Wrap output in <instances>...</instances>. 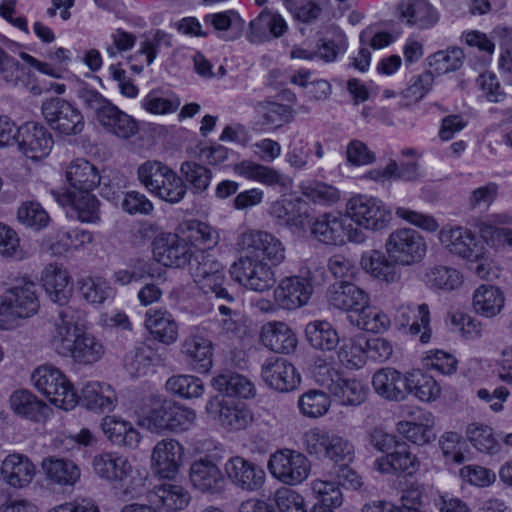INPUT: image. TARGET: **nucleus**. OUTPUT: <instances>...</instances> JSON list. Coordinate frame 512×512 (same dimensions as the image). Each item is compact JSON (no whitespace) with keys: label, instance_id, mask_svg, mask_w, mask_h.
<instances>
[{"label":"nucleus","instance_id":"obj_64","mask_svg":"<svg viewBox=\"0 0 512 512\" xmlns=\"http://www.w3.org/2000/svg\"><path fill=\"white\" fill-rule=\"evenodd\" d=\"M19 221L27 227L40 230L47 226L50 217L45 209L37 202H25L18 209Z\"/></svg>","mask_w":512,"mask_h":512},{"label":"nucleus","instance_id":"obj_61","mask_svg":"<svg viewBox=\"0 0 512 512\" xmlns=\"http://www.w3.org/2000/svg\"><path fill=\"white\" fill-rule=\"evenodd\" d=\"M466 434L471 444L480 452L496 453L499 449L492 429L487 425L472 423L467 427Z\"/></svg>","mask_w":512,"mask_h":512},{"label":"nucleus","instance_id":"obj_6","mask_svg":"<svg viewBox=\"0 0 512 512\" xmlns=\"http://www.w3.org/2000/svg\"><path fill=\"white\" fill-rule=\"evenodd\" d=\"M314 378L343 406H358L367 398L368 387L363 382L356 378H345L331 364L317 365Z\"/></svg>","mask_w":512,"mask_h":512},{"label":"nucleus","instance_id":"obj_55","mask_svg":"<svg viewBox=\"0 0 512 512\" xmlns=\"http://www.w3.org/2000/svg\"><path fill=\"white\" fill-rule=\"evenodd\" d=\"M464 62V53L458 47L440 50L428 57V64L438 75L458 70Z\"/></svg>","mask_w":512,"mask_h":512},{"label":"nucleus","instance_id":"obj_11","mask_svg":"<svg viewBox=\"0 0 512 512\" xmlns=\"http://www.w3.org/2000/svg\"><path fill=\"white\" fill-rule=\"evenodd\" d=\"M41 110L51 128L61 134L76 135L84 129L85 121L81 111L63 98L45 100Z\"/></svg>","mask_w":512,"mask_h":512},{"label":"nucleus","instance_id":"obj_59","mask_svg":"<svg viewBox=\"0 0 512 512\" xmlns=\"http://www.w3.org/2000/svg\"><path fill=\"white\" fill-rule=\"evenodd\" d=\"M330 405L329 396L320 390H309L302 394L298 400L300 412L309 418L323 416L329 410Z\"/></svg>","mask_w":512,"mask_h":512},{"label":"nucleus","instance_id":"obj_47","mask_svg":"<svg viewBox=\"0 0 512 512\" xmlns=\"http://www.w3.org/2000/svg\"><path fill=\"white\" fill-rule=\"evenodd\" d=\"M212 386L227 396H236L244 399L254 397L255 386L245 376L226 372L212 379Z\"/></svg>","mask_w":512,"mask_h":512},{"label":"nucleus","instance_id":"obj_28","mask_svg":"<svg viewBox=\"0 0 512 512\" xmlns=\"http://www.w3.org/2000/svg\"><path fill=\"white\" fill-rule=\"evenodd\" d=\"M56 199L63 207H69L70 215L79 221L92 224L100 221L99 201L90 192H66Z\"/></svg>","mask_w":512,"mask_h":512},{"label":"nucleus","instance_id":"obj_56","mask_svg":"<svg viewBox=\"0 0 512 512\" xmlns=\"http://www.w3.org/2000/svg\"><path fill=\"white\" fill-rule=\"evenodd\" d=\"M301 193L308 200L323 206H332L341 199L336 187L321 181H313L300 186Z\"/></svg>","mask_w":512,"mask_h":512},{"label":"nucleus","instance_id":"obj_38","mask_svg":"<svg viewBox=\"0 0 512 512\" xmlns=\"http://www.w3.org/2000/svg\"><path fill=\"white\" fill-rule=\"evenodd\" d=\"M148 497L152 504L167 511L181 510L190 501L189 493L184 487L169 482L156 485Z\"/></svg>","mask_w":512,"mask_h":512},{"label":"nucleus","instance_id":"obj_3","mask_svg":"<svg viewBox=\"0 0 512 512\" xmlns=\"http://www.w3.org/2000/svg\"><path fill=\"white\" fill-rule=\"evenodd\" d=\"M39 307L36 283L27 277L17 279L0 296V330L16 328L20 320L34 316Z\"/></svg>","mask_w":512,"mask_h":512},{"label":"nucleus","instance_id":"obj_12","mask_svg":"<svg viewBox=\"0 0 512 512\" xmlns=\"http://www.w3.org/2000/svg\"><path fill=\"white\" fill-rule=\"evenodd\" d=\"M268 469L271 475L280 482L287 485H297L309 476L310 464L301 452L282 449L270 456Z\"/></svg>","mask_w":512,"mask_h":512},{"label":"nucleus","instance_id":"obj_9","mask_svg":"<svg viewBox=\"0 0 512 512\" xmlns=\"http://www.w3.org/2000/svg\"><path fill=\"white\" fill-rule=\"evenodd\" d=\"M239 250L244 257H253L278 266L285 260V247L280 239L263 230L243 232L237 241Z\"/></svg>","mask_w":512,"mask_h":512},{"label":"nucleus","instance_id":"obj_20","mask_svg":"<svg viewBox=\"0 0 512 512\" xmlns=\"http://www.w3.org/2000/svg\"><path fill=\"white\" fill-rule=\"evenodd\" d=\"M224 470L230 482L243 491H257L265 482V471L241 456L229 458L224 465Z\"/></svg>","mask_w":512,"mask_h":512},{"label":"nucleus","instance_id":"obj_42","mask_svg":"<svg viewBox=\"0 0 512 512\" xmlns=\"http://www.w3.org/2000/svg\"><path fill=\"white\" fill-rule=\"evenodd\" d=\"M65 176L79 192H90L100 183V175L94 165L85 159H76L67 166Z\"/></svg>","mask_w":512,"mask_h":512},{"label":"nucleus","instance_id":"obj_4","mask_svg":"<svg viewBox=\"0 0 512 512\" xmlns=\"http://www.w3.org/2000/svg\"><path fill=\"white\" fill-rule=\"evenodd\" d=\"M137 179L148 192L170 204L181 202L187 194L183 179L168 165L148 160L137 169Z\"/></svg>","mask_w":512,"mask_h":512},{"label":"nucleus","instance_id":"obj_60","mask_svg":"<svg viewBox=\"0 0 512 512\" xmlns=\"http://www.w3.org/2000/svg\"><path fill=\"white\" fill-rule=\"evenodd\" d=\"M337 357L347 369H360L366 362V352L362 343L354 338L344 339Z\"/></svg>","mask_w":512,"mask_h":512},{"label":"nucleus","instance_id":"obj_2","mask_svg":"<svg viewBox=\"0 0 512 512\" xmlns=\"http://www.w3.org/2000/svg\"><path fill=\"white\" fill-rule=\"evenodd\" d=\"M50 345L62 356L82 365L98 362L104 355L102 342L87 332V314L72 306L60 310L53 324Z\"/></svg>","mask_w":512,"mask_h":512},{"label":"nucleus","instance_id":"obj_5","mask_svg":"<svg viewBox=\"0 0 512 512\" xmlns=\"http://www.w3.org/2000/svg\"><path fill=\"white\" fill-rule=\"evenodd\" d=\"M31 380L34 387L58 408L65 411L72 410L79 402L72 383L57 367L49 364L37 367Z\"/></svg>","mask_w":512,"mask_h":512},{"label":"nucleus","instance_id":"obj_29","mask_svg":"<svg viewBox=\"0 0 512 512\" xmlns=\"http://www.w3.org/2000/svg\"><path fill=\"white\" fill-rule=\"evenodd\" d=\"M328 302L336 309L356 314L361 307L370 302V298L360 287L349 281H342L331 286Z\"/></svg>","mask_w":512,"mask_h":512},{"label":"nucleus","instance_id":"obj_51","mask_svg":"<svg viewBox=\"0 0 512 512\" xmlns=\"http://www.w3.org/2000/svg\"><path fill=\"white\" fill-rule=\"evenodd\" d=\"M349 320L358 328L373 333L384 332L390 326L388 315L377 307L370 306V302L361 307L356 314L349 315Z\"/></svg>","mask_w":512,"mask_h":512},{"label":"nucleus","instance_id":"obj_35","mask_svg":"<svg viewBox=\"0 0 512 512\" xmlns=\"http://www.w3.org/2000/svg\"><path fill=\"white\" fill-rule=\"evenodd\" d=\"M95 473L108 481L123 483L132 474L129 460L117 453H104L93 459Z\"/></svg>","mask_w":512,"mask_h":512},{"label":"nucleus","instance_id":"obj_53","mask_svg":"<svg viewBox=\"0 0 512 512\" xmlns=\"http://www.w3.org/2000/svg\"><path fill=\"white\" fill-rule=\"evenodd\" d=\"M424 279L429 286L443 290L457 289L463 282L462 275L458 270L444 265L430 267L426 271Z\"/></svg>","mask_w":512,"mask_h":512},{"label":"nucleus","instance_id":"obj_37","mask_svg":"<svg viewBox=\"0 0 512 512\" xmlns=\"http://www.w3.org/2000/svg\"><path fill=\"white\" fill-rule=\"evenodd\" d=\"M311 234L324 244L341 245L345 243L346 225L342 217L324 213L312 223Z\"/></svg>","mask_w":512,"mask_h":512},{"label":"nucleus","instance_id":"obj_57","mask_svg":"<svg viewBox=\"0 0 512 512\" xmlns=\"http://www.w3.org/2000/svg\"><path fill=\"white\" fill-rule=\"evenodd\" d=\"M170 403L171 401L156 403L146 414L139 417L138 424L154 433L169 430Z\"/></svg>","mask_w":512,"mask_h":512},{"label":"nucleus","instance_id":"obj_62","mask_svg":"<svg viewBox=\"0 0 512 512\" xmlns=\"http://www.w3.org/2000/svg\"><path fill=\"white\" fill-rule=\"evenodd\" d=\"M180 172L191 185L194 193L206 191L213 176L210 169L193 161L183 162L180 166Z\"/></svg>","mask_w":512,"mask_h":512},{"label":"nucleus","instance_id":"obj_30","mask_svg":"<svg viewBox=\"0 0 512 512\" xmlns=\"http://www.w3.org/2000/svg\"><path fill=\"white\" fill-rule=\"evenodd\" d=\"M374 468L383 474L413 476L420 470L421 461L408 447L400 445L394 452L376 459Z\"/></svg>","mask_w":512,"mask_h":512},{"label":"nucleus","instance_id":"obj_43","mask_svg":"<svg viewBox=\"0 0 512 512\" xmlns=\"http://www.w3.org/2000/svg\"><path fill=\"white\" fill-rule=\"evenodd\" d=\"M504 301V295L498 287L483 284L474 291L472 306L477 314L492 318L501 312Z\"/></svg>","mask_w":512,"mask_h":512},{"label":"nucleus","instance_id":"obj_50","mask_svg":"<svg viewBox=\"0 0 512 512\" xmlns=\"http://www.w3.org/2000/svg\"><path fill=\"white\" fill-rule=\"evenodd\" d=\"M407 395L413 394L423 402L435 401L440 397L441 387L430 375L413 370L407 373Z\"/></svg>","mask_w":512,"mask_h":512},{"label":"nucleus","instance_id":"obj_32","mask_svg":"<svg viewBox=\"0 0 512 512\" xmlns=\"http://www.w3.org/2000/svg\"><path fill=\"white\" fill-rule=\"evenodd\" d=\"M145 327L151 337L164 345L174 344L179 327L173 315L165 309H149L145 314Z\"/></svg>","mask_w":512,"mask_h":512},{"label":"nucleus","instance_id":"obj_41","mask_svg":"<svg viewBox=\"0 0 512 512\" xmlns=\"http://www.w3.org/2000/svg\"><path fill=\"white\" fill-rule=\"evenodd\" d=\"M97 121L107 132L118 138L128 139L138 132L137 122L114 104H111Z\"/></svg>","mask_w":512,"mask_h":512},{"label":"nucleus","instance_id":"obj_21","mask_svg":"<svg viewBox=\"0 0 512 512\" xmlns=\"http://www.w3.org/2000/svg\"><path fill=\"white\" fill-rule=\"evenodd\" d=\"M16 143L19 150L27 158L38 161L49 155L53 146V139L43 126L34 122H27L18 127Z\"/></svg>","mask_w":512,"mask_h":512},{"label":"nucleus","instance_id":"obj_16","mask_svg":"<svg viewBox=\"0 0 512 512\" xmlns=\"http://www.w3.org/2000/svg\"><path fill=\"white\" fill-rule=\"evenodd\" d=\"M313 293L311 272L305 276L283 278L274 289L276 305L285 310H294L306 305Z\"/></svg>","mask_w":512,"mask_h":512},{"label":"nucleus","instance_id":"obj_15","mask_svg":"<svg viewBox=\"0 0 512 512\" xmlns=\"http://www.w3.org/2000/svg\"><path fill=\"white\" fill-rule=\"evenodd\" d=\"M206 411L213 420L229 431L244 430L254 421L253 413L246 405L219 396L207 402Z\"/></svg>","mask_w":512,"mask_h":512},{"label":"nucleus","instance_id":"obj_36","mask_svg":"<svg viewBox=\"0 0 512 512\" xmlns=\"http://www.w3.org/2000/svg\"><path fill=\"white\" fill-rule=\"evenodd\" d=\"M102 430L106 437L115 445L130 449L138 447L140 432L129 422L118 416H106L102 420Z\"/></svg>","mask_w":512,"mask_h":512},{"label":"nucleus","instance_id":"obj_39","mask_svg":"<svg viewBox=\"0 0 512 512\" xmlns=\"http://www.w3.org/2000/svg\"><path fill=\"white\" fill-rule=\"evenodd\" d=\"M82 403L90 410L109 412L117 402L115 391L109 384L100 382H88L81 390Z\"/></svg>","mask_w":512,"mask_h":512},{"label":"nucleus","instance_id":"obj_25","mask_svg":"<svg viewBox=\"0 0 512 512\" xmlns=\"http://www.w3.org/2000/svg\"><path fill=\"white\" fill-rule=\"evenodd\" d=\"M190 481L197 490L212 495L223 493L226 487L225 477L220 468L206 458L191 464Z\"/></svg>","mask_w":512,"mask_h":512},{"label":"nucleus","instance_id":"obj_14","mask_svg":"<svg viewBox=\"0 0 512 512\" xmlns=\"http://www.w3.org/2000/svg\"><path fill=\"white\" fill-rule=\"evenodd\" d=\"M154 259L166 267L189 268L197 251H193L186 238L175 233H161L152 243Z\"/></svg>","mask_w":512,"mask_h":512},{"label":"nucleus","instance_id":"obj_58","mask_svg":"<svg viewBox=\"0 0 512 512\" xmlns=\"http://www.w3.org/2000/svg\"><path fill=\"white\" fill-rule=\"evenodd\" d=\"M313 495L317 498V503L323 508H337L343 503L342 492L335 482L314 479L310 483Z\"/></svg>","mask_w":512,"mask_h":512},{"label":"nucleus","instance_id":"obj_34","mask_svg":"<svg viewBox=\"0 0 512 512\" xmlns=\"http://www.w3.org/2000/svg\"><path fill=\"white\" fill-rule=\"evenodd\" d=\"M94 242L91 231L75 228L72 230H58L46 240L48 250L54 255H62L68 251L86 249Z\"/></svg>","mask_w":512,"mask_h":512},{"label":"nucleus","instance_id":"obj_18","mask_svg":"<svg viewBox=\"0 0 512 512\" xmlns=\"http://www.w3.org/2000/svg\"><path fill=\"white\" fill-rule=\"evenodd\" d=\"M439 241L451 254L465 260H479L482 256V245L475 234L467 228L443 227L439 232Z\"/></svg>","mask_w":512,"mask_h":512},{"label":"nucleus","instance_id":"obj_46","mask_svg":"<svg viewBox=\"0 0 512 512\" xmlns=\"http://www.w3.org/2000/svg\"><path fill=\"white\" fill-rule=\"evenodd\" d=\"M305 334L310 345L321 351H332L340 342L336 329L324 320L309 322L306 325Z\"/></svg>","mask_w":512,"mask_h":512},{"label":"nucleus","instance_id":"obj_10","mask_svg":"<svg viewBox=\"0 0 512 512\" xmlns=\"http://www.w3.org/2000/svg\"><path fill=\"white\" fill-rule=\"evenodd\" d=\"M346 214L355 224L371 231L385 229L392 219L390 210L380 199L366 195L350 198Z\"/></svg>","mask_w":512,"mask_h":512},{"label":"nucleus","instance_id":"obj_19","mask_svg":"<svg viewBox=\"0 0 512 512\" xmlns=\"http://www.w3.org/2000/svg\"><path fill=\"white\" fill-rule=\"evenodd\" d=\"M269 214L278 225L296 233L305 232L310 224L309 207L301 198L277 200L270 205Z\"/></svg>","mask_w":512,"mask_h":512},{"label":"nucleus","instance_id":"obj_54","mask_svg":"<svg viewBox=\"0 0 512 512\" xmlns=\"http://www.w3.org/2000/svg\"><path fill=\"white\" fill-rule=\"evenodd\" d=\"M166 390L184 399L199 398L204 394V384L192 375H176L170 377L165 384Z\"/></svg>","mask_w":512,"mask_h":512},{"label":"nucleus","instance_id":"obj_48","mask_svg":"<svg viewBox=\"0 0 512 512\" xmlns=\"http://www.w3.org/2000/svg\"><path fill=\"white\" fill-rule=\"evenodd\" d=\"M186 240L193 251L202 250L206 253L216 247L220 241L218 231L211 225L192 220L187 223Z\"/></svg>","mask_w":512,"mask_h":512},{"label":"nucleus","instance_id":"obj_40","mask_svg":"<svg viewBox=\"0 0 512 512\" xmlns=\"http://www.w3.org/2000/svg\"><path fill=\"white\" fill-rule=\"evenodd\" d=\"M42 469L49 482L59 486H73L80 479V469L71 460L47 457L42 461Z\"/></svg>","mask_w":512,"mask_h":512},{"label":"nucleus","instance_id":"obj_1","mask_svg":"<svg viewBox=\"0 0 512 512\" xmlns=\"http://www.w3.org/2000/svg\"><path fill=\"white\" fill-rule=\"evenodd\" d=\"M384 250V253L375 249L363 253L360 265L373 278L395 284L402 277L399 266L409 267L420 263L426 256L427 243L418 231L397 228L386 238Z\"/></svg>","mask_w":512,"mask_h":512},{"label":"nucleus","instance_id":"obj_27","mask_svg":"<svg viewBox=\"0 0 512 512\" xmlns=\"http://www.w3.org/2000/svg\"><path fill=\"white\" fill-rule=\"evenodd\" d=\"M374 391L383 399L402 401L407 397V373L403 375L394 368H382L372 377Z\"/></svg>","mask_w":512,"mask_h":512},{"label":"nucleus","instance_id":"obj_17","mask_svg":"<svg viewBox=\"0 0 512 512\" xmlns=\"http://www.w3.org/2000/svg\"><path fill=\"white\" fill-rule=\"evenodd\" d=\"M212 342L203 327H193L180 345V353L186 362L199 373H206L212 367Z\"/></svg>","mask_w":512,"mask_h":512},{"label":"nucleus","instance_id":"obj_8","mask_svg":"<svg viewBox=\"0 0 512 512\" xmlns=\"http://www.w3.org/2000/svg\"><path fill=\"white\" fill-rule=\"evenodd\" d=\"M303 445L308 454L324 456L334 462H351L354 458L355 449L350 440L319 428H313L304 433Z\"/></svg>","mask_w":512,"mask_h":512},{"label":"nucleus","instance_id":"obj_13","mask_svg":"<svg viewBox=\"0 0 512 512\" xmlns=\"http://www.w3.org/2000/svg\"><path fill=\"white\" fill-rule=\"evenodd\" d=\"M273 266L253 257H241L231 267V275L243 287L255 292L271 289L275 282Z\"/></svg>","mask_w":512,"mask_h":512},{"label":"nucleus","instance_id":"obj_33","mask_svg":"<svg viewBox=\"0 0 512 512\" xmlns=\"http://www.w3.org/2000/svg\"><path fill=\"white\" fill-rule=\"evenodd\" d=\"M41 283L54 302L64 304L71 296V277L61 264H47L41 273Z\"/></svg>","mask_w":512,"mask_h":512},{"label":"nucleus","instance_id":"obj_23","mask_svg":"<svg viewBox=\"0 0 512 512\" xmlns=\"http://www.w3.org/2000/svg\"><path fill=\"white\" fill-rule=\"evenodd\" d=\"M395 321L407 328L410 335L419 336L423 344L429 343L432 337L430 327V310L425 303L415 306L412 303L401 304L395 313Z\"/></svg>","mask_w":512,"mask_h":512},{"label":"nucleus","instance_id":"obj_63","mask_svg":"<svg viewBox=\"0 0 512 512\" xmlns=\"http://www.w3.org/2000/svg\"><path fill=\"white\" fill-rule=\"evenodd\" d=\"M13 411L27 418H34L42 409L43 403L27 390H17L10 397Z\"/></svg>","mask_w":512,"mask_h":512},{"label":"nucleus","instance_id":"obj_26","mask_svg":"<svg viewBox=\"0 0 512 512\" xmlns=\"http://www.w3.org/2000/svg\"><path fill=\"white\" fill-rule=\"evenodd\" d=\"M152 465L162 478L174 477L183 459V447L174 439L159 441L152 451Z\"/></svg>","mask_w":512,"mask_h":512},{"label":"nucleus","instance_id":"obj_22","mask_svg":"<svg viewBox=\"0 0 512 512\" xmlns=\"http://www.w3.org/2000/svg\"><path fill=\"white\" fill-rule=\"evenodd\" d=\"M261 377L269 387L280 392L295 389L301 380L293 364L282 357L266 359L261 367Z\"/></svg>","mask_w":512,"mask_h":512},{"label":"nucleus","instance_id":"obj_31","mask_svg":"<svg viewBox=\"0 0 512 512\" xmlns=\"http://www.w3.org/2000/svg\"><path fill=\"white\" fill-rule=\"evenodd\" d=\"M260 342L275 353L289 354L297 346V336L286 323L270 321L261 327Z\"/></svg>","mask_w":512,"mask_h":512},{"label":"nucleus","instance_id":"obj_52","mask_svg":"<svg viewBox=\"0 0 512 512\" xmlns=\"http://www.w3.org/2000/svg\"><path fill=\"white\" fill-rule=\"evenodd\" d=\"M141 107L154 115L174 113L181 105L180 98L173 94H165L159 90L150 91L140 102Z\"/></svg>","mask_w":512,"mask_h":512},{"label":"nucleus","instance_id":"obj_44","mask_svg":"<svg viewBox=\"0 0 512 512\" xmlns=\"http://www.w3.org/2000/svg\"><path fill=\"white\" fill-rule=\"evenodd\" d=\"M401 17L408 25L428 28L434 25L438 16L427 0H404L399 4Z\"/></svg>","mask_w":512,"mask_h":512},{"label":"nucleus","instance_id":"obj_7","mask_svg":"<svg viewBox=\"0 0 512 512\" xmlns=\"http://www.w3.org/2000/svg\"><path fill=\"white\" fill-rule=\"evenodd\" d=\"M189 271L196 287L203 294L214 295L228 302L234 301L233 296L224 287L226 282L224 266L210 253L197 251Z\"/></svg>","mask_w":512,"mask_h":512},{"label":"nucleus","instance_id":"obj_45","mask_svg":"<svg viewBox=\"0 0 512 512\" xmlns=\"http://www.w3.org/2000/svg\"><path fill=\"white\" fill-rule=\"evenodd\" d=\"M433 426L434 417L432 413L424 412L418 417V422H399L397 431L408 441L417 445H424L435 439Z\"/></svg>","mask_w":512,"mask_h":512},{"label":"nucleus","instance_id":"obj_24","mask_svg":"<svg viewBox=\"0 0 512 512\" xmlns=\"http://www.w3.org/2000/svg\"><path fill=\"white\" fill-rule=\"evenodd\" d=\"M35 475L36 467L25 454L13 452L5 456L1 462L0 478L9 487H27Z\"/></svg>","mask_w":512,"mask_h":512},{"label":"nucleus","instance_id":"obj_49","mask_svg":"<svg viewBox=\"0 0 512 512\" xmlns=\"http://www.w3.org/2000/svg\"><path fill=\"white\" fill-rule=\"evenodd\" d=\"M78 284L81 296L91 305H103L115 296V289L103 277L87 276L79 280Z\"/></svg>","mask_w":512,"mask_h":512}]
</instances>
